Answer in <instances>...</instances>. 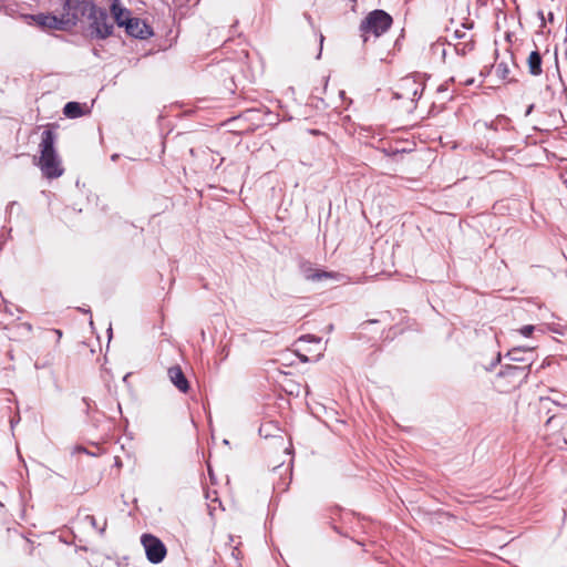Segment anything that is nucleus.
<instances>
[{
	"mask_svg": "<svg viewBox=\"0 0 567 567\" xmlns=\"http://www.w3.org/2000/svg\"><path fill=\"white\" fill-rule=\"evenodd\" d=\"M566 424L567 414L564 412L548 417L543 430V437L548 445L563 449L567 444Z\"/></svg>",
	"mask_w": 567,
	"mask_h": 567,
	"instance_id": "7ed1b4c3",
	"label": "nucleus"
},
{
	"mask_svg": "<svg viewBox=\"0 0 567 567\" xmlns=\"http://www.w3.org/2000/svg\"><path fill=\"white\" fill-rule=\"evenodd\" d=\"M524 370H525L524 368H519V367L508 368V372H509V373H513V374H515V373H522V372H524Z\"/></svg>",
	"mask_w": 567,
	"mask_h": 567,
	"instance_id": "f3484780",
	"label": "nucleus"
},
{
	"mask_svg": "<svg viewBox=\"0 0 567 567\" xmlns=\"http://www.w3.org/2000/svg\"><path fill=\"white\" fill-rule=\"evenodd\" d=\"M87 19L90 21L91 34L94 38L106 39L112 34L113 22L105 9L94 6Z\"/></svg>",
	"mask_w": 567,
	"mask_h": 567,
	"instance_id": "39448f33",
	"label": "nucleus"
},
{
	"mask_svg": "<svg viewBox=\"0 0 567 567\" xmlns=\"http://www.w3.org/2000/svg\"><path fill=\"white\" fill-rule=\"evenodd\" d=\"M473 82H474V80H473V79H470V80H466V81H465V84H466V85H471Z\"/></svg>",
	"mask_w": 567,
	"mask_h": 567,
	"instance_id": "aec40b11",
	"label": "nucleus"
},
{
	"mask_svg": "<svg viewBox=\"0 0 567 567\" xmlns=\"http://www.w3.org/2000/svg\"><path fill=\"white\" fill-rule=\"evenodd\" d=\"M167 375L169 381L178 391L182 393H187L189 391V382L179 365L168 368Z\"/></svg>",
	"mask_w": 567,
	"mask_h": 567,
	"instance_id": "9b49d317",
	"label": "nucleus"
},
{
	"mask_svg": "<svg viewBox=\"0 0 567 567\" xmlns=\"http://www.w3.org/2000/svg\"><path fill=\"white\" fill-rule=\"evenodd\" d=\"M538 16L540 17V19L544 21V13L542 11L538 12Z\"/></svg>",
	"mask_w": 567,
	"mask_h": 567,
	"instance_id": "4be33fe9",
	"label": "nucleus"
},
{
	"mask_svg": "<svg viewBox=\"0 0 567 567\" xmlns=\"http://www.w3.org/2000/svg\"><path fill=\"white\" fill-rule=\"evenodd\" d=\"M548 20H549L550 22H553V21H554V13H553V12H549V14H548Z\"/></svg>",
	"mask_w": 567,
	"mask_h": 567,
	"instance_id": "6ab92c4d",
	"label": "nucleus"
},
{
	"mask_svg": "<svg viewBox=\"0 0 567 567\" xmlns=\"http://www.w3.org/2000/svg\"><path fill=\"white\" fill-rule=\"evenodd\" d=\"M532 109H533V105H530L526 112V114L528 115L530 112H532Z\"/></svg>",
	"mask_w": 567,
	"mask_h": 567,
	"instance_id": "5701e85b",
	"label": "nucleus"
},
{
	"mask_svg": "<svg viewBox=\"0 0 567 567\" xmlns=\"http://www.w3.org/2000/svg\"><path fill=\"white\" fill-rule=\"evenodd\" d=\"M111 12L113 14L114 21L117 23L118 27H125L126 19H131V11L126 8H124L120 0H113L111 4Z\"/></svg>",
	"mask_w": 567,
	"mask_h": 567,
	"instance_id": "f8f14e48",
	"label": "nucleus"
},
{
	"mask_svg": "<svg viewBox=\"0 0 567 567\" xmlns=\"http://www.w3.org/2000/svg\"><path fill=\"white\" fill-rule=\"evenodd\" d=\"M542 63L543 60L540 53L537 50L530 52L527 59V65L528 71L533 76H538L543 73Z\"/></svg>",
	"mask_w": 567,
	"mask_h": 567,
	"instance_id": "ddd939ff",
	"label": "nucleus"
},
{
	"mask_svg": "<svg viewBox=\"0 0 567 567\" xmlns=\"http://www.w3.org/2000/svg\"><path fill=\"white\" fill-rule=\"evenodd\" d=\"M299 271L306 280L322 281L327 279L339 280L342 276L334 271L318 269L312 262L302 260L299 262Z\"/></svg>",
	"mask_w": 567,
	"mask_h": 567,
	"instance_id": "6e6552de",
	"label": "nucleus"
},
{
	"mask_svg": "<svg viewBox=\"0 0 567 567\" xmlns=\"http://www.w3.org/2000/svg\"><path fill=\"white\" fill-rule=\"evenodd\" d=\"M63 113L70 118L80 117L83 115L82 105L78 102H69L64 105Z\"/></svg>",
	"mask_w": 567,
	"mask_h": 567,
	"instance_id": "4468645a",
	"label": "nucleus"
},
{
	"mask_svg": "<svg viewBox=\"0 0 567 567\" xmlns=\"http://www.w3.org/2000/svg\"><path fill=\"white\" fill-rule=\"evenodd\" d=\"M495 74L504 81H512V78L509 76L511 69L507 62L502 61L497 63L495 66Z\"/></svg>",
	"mask_w": 567,
	"mask_h": 567,
	"instance_id": "2eb2a0df",
	"label": "nucleus"
},
{
	"mask_svg": "<svg viewBox=\"0 0 567 567\" xmlns=\"http://www.w3.org/2000/svg\"><path fill=\"white\" fill-rule=\"evenodd\" d=\"M515 353H516V351H515V350H513V351H511V352L508 353V355H511L512 360H518V359L515 357Z\"/></svg>",
	"mask_w": 567,
	"mask_h": 567,
	"instance_id": "a211bd4d",
	"label": "nucleus"
},
{
	"mask_svg": "<svg viewBox=\"0 0 567 567\" xmlns=\"http://www.w3.org/2000/svg\"><path fill=\"white\" fill-rule=\"evenodd\" d=\"M445 90H446V89H445L443 85L439 86V89H437V91H439V92H441V91H445Z\"/></svg>",
	"mask_w": 567,
	"mask_h": 567,
	"instance_id": "412c9836",
	"label": "nucleus"
},
{
	"mask_svg": "<svg viewBox=\"0 0 567 567\" xmlns=\"http://www.w3.org/2000/svg\"><path fill=\"white\" fill-rule=\"evenodd\" d=\"M32 19L42 30H70L71 20L64 19L62 13L60 17L50 13H39L37 16H32Z\"/></svg>",
	"mask_w": 567,
	"mask_h": 567,
	"instance_id": "1a4fd4ad",
	"label": "nucleus"
},
{
	"mask_svg": "<svg viewBox=\"0 0 567 567\" xmlns=\"http://www.w3.org/2000/svg\"><path fill=\"white\" fill-rule=\"evenodd\" d=\"M535 330V327L532 326V324H527V326H524L519 329V332L524 336V337H530L533 334Z\"/></svg>",
	"mask_w": 567,
	"mask_h": 567,
	"instance_id": "dca6fc26",
	"label": "nucleus"
},
{
	"mask_svg": "<svg viewBox=\"0 0 567 567\" xmlns=\"http://www.w3.org/2000/svg\"><path fill=\"white\" fill-rule=\"evenodd\" d=\"M425 89V83L422 79L415 75L405 76L400 80L394 92V97L398 100L410 101L409 110L414 107V103L420 99Z\"/></svg>",
	"mask_w": 567,
	"mask_h": 567,
	"instance_id": "20e7f679",
	"label": "nucleus"
},
{
	"mask_svg": "<svg viewBox=\"0 0 567 567\" xmlns=\"http://www.w3.org/2000/svg\"><path fill=\"white\" fill-rule=\"evenodd\" d=\"M54 144L55 134L53 131L44 130L41 134V155L38 165L42 174L50 179L60 177L64 172L63 167L61 166V161L56 154Z\"/></svg>",
	"mask_w": 567,
	"mask_h": 567,
	"instance_id": "f257e3e1",
	"label": "nucleus"
},
{
	"mask_svg": "<svg viewBox=\"0 0 567 567\" xmlns=\"http://www.w3.org/2000/svg\"><path fill=\"white\" fill-rule=\"evenodd\" d=\"M94 6L91 0H64L62 14L64 19L71 20L70 29L75 27L82 18H87Z\"/></svg>",
	"mask_w": 567,
	"mask_h": 567,
	"instance_id": "423d86ee",
	"label": "nucleus"
},
{
	"mask_svg": "<svg viewBox=\"0 0 567 567\" xmlns=\"http://www.w3.org/2000/svg\"><path fill=\"white\" fill-rule=\"evenodd\" d=\"M141 543L145 549L147 559L152 564H158L163 561L167 550L166 546L158 537L151 534H143L141 537Z\"/></svg>",
	"mask_w": 567,
	"mask_h": 567,
	"instance_id": "0eeeda50",
	"label": "nucleus"
},
{
	"mask_svg": "<svg viewBox=\"0 0 567 567\" xmlns=\"http://www.w3.org/2000/svg\"><path fill=\"white\" fill-rule=\"evenodd\" d=\"M126 33L137 39H148L153 35V29L145 21L138 18H131L125 20Z\"/></svg>",
	"mask_w": 567,
	"mask_h": 567,
	"instance_id": "9d476101",
	"label": "nucleus"
},
{
	"mask_svg": "<svg viewBox=\"0 0 567 567\" xmlns=\"http://www.w3.org/2000/svg\"><path fill=\"white\" fill-rule=\"evenodd\" d=\"M392 17L383 10H373L361 21L360 35L367 43L371 37L374 39L384 34L392 25Z\"/></svg>",
	"mask_w": 567,
	"mask_h": 567,
	"instance_id": "f03ea898",
	"label": "nucleus"
}]
</instances>
